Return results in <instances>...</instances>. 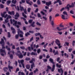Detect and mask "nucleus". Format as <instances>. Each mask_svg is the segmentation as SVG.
I'll use <instances>...</instances> for the list:
<instances>
[{
    "label": "nucleus",
    "instance_id": "1",
    "mask_svg": "<svg viewBox=\"0 0 75 75\" xmlns=\"http://www.w3.org/2000/svg\"><path fill=\"white\" fill-rule=\"evenodd\" d=\"M49 61L52 63V64H53L51 69V71L52 72H54V70H55V65L54 64H55V62H54V60H53V59L51 58H50L49 59Z\"/></svg>",
    "mask_w": 75,
    "mask_h": 75
},
{
    "label": "nucleus",
    "instance_id": "2",
    "mask_svg": "<svg viewBox=\"0 0 75 75\" xmlns=\"http://www.w3.org/2000/svg\"><path fill=\"white\" fill-rule=\"evenodd\" d=\"M42 3H43V4H46V5L47 6H50V5L52 4L51 1H50L49 2H46L45 1H42Z\"/></svg>",
    "mask_w": 75,
    "mask_h": 75
},
{
    "label": "nucleus",
    "instance_id": "3",
    "mask_svg": "<svg viewBox=\"0 0 75 75\" xmlns=\"http://www.w3.org/2000/svg\"><path fill=\"white\" fill-rule=\"evenodd\" d=\"M0 51L1 52V54L2 55V56L4 57V54L5 55H6V53L5 50H3V49H0ZM3 53H4V54Z\"/></svg>",
    "mask_w": 75,
    "mask_h": 75
},
{
    "label": "nucleus",
    "instance_id": "4",
    "mask_svg": "<svg viewBox=\"0 0 75 75\" xmlns=\"http://www.w3.org/2000/svg\"><path fill=\"white\" fill-rule=\"evenodd\" d=\"M13 23H13V25H14L15 26V27H16L17 28H20V26H19V25H17V21H15V20L13 19Z\"/></svg>",
    "mask_w": 75,
    "mask_h": 75
},
{
    "label": "nucleus",
    "instance_id": "5",
    "mask_svg": "<svg viewBox=\"0 0 75 75\" xmlns=\"http://www.w3.org/2000/svg\"><path fill=\"white\" fill-rule=\"evenodd\" d=\"M57 71L58 72H59V73H61L60 75H63V73H64V71H63V70H62V68H61L60 69H58Z\"/></svg>",
    "mask_w": 75,
    "mask_h": 75
},
{
    "label": "nucleus",
    "instance_id": "6",
    "mask_svg": "<svg viewBox=\"0 0 75 75\" xmlns=\"http://www.w3.org/2000/svg\"><path fill=\"white\" fill-rule=\"evenodd\" d=\"M15 54L16 55H17L18 57L19 58H23V54L21 53L20 54L18 53H16Z\"/></svg>",
    "mask_w": 75,
    "mask_h": 75
},
{
    "label": "nucleus",
    "instance_id": "7",
    "mask_svg": "<svg viewBox=\"0 0 75 75\" xmlns=\"http://www.w3.org/2000/svg\"><path fill=\"white\" fill-rule=\"evenodd\" d=\"M30 0H26V3L27 4H29L30 6H32V4H33V3L31 1H30Z\"/></svg>",
    "mask_w": 75,
    "mask_h": 75
},
{
    "label": "nucleus",
    "instance_id": "8",
    "mask_svg": "<svg viewBox=\"0 0 75 75\" xmlns=\"http://www.w3.org/2000/svg\"><path fill=\"white\" fill-rule=\"evenodd\" d=\"M55 42L56 44L57 45H60L59 43H60V41L59 40H58V39H57L55 40Z\"/></svg>",
    "mask_w": 75,
    "mask_h": 75
},
{
    "label": "nucleus",
    "instance_id": "9",
    "mask_svg": "<svg viewBox=\"0 0 75 75\" xmlns=\"http://www.w3.org/2000/svg\"><path fill=\"white\" fill-rule=\"evenodd\" d=\"M0 44L1 45H4L5 44V42H4V40L3 39H1V40L0 42Z\"/></svg>",
    "mask_w": 75,
    "mask_h": 75
},
{
    "label": "nucleus",
    "instance_id": "10",
    "mask_svg": "<svg viewBox=\"0 0 75 75\" xmlns=\"http://www.w3.org/2000/svg\"><path fill=\"white\" fill-rule=\"evenodd\" d=\"M7 70H8V68L7 67H4L3 68V71H4V72H7Z\"/></svg>",
    "mask_w": 75,
    "mask_h": 75
},
{
    "label": "nucleus",
    "instance_id": "11",
    "mask_svg": "<svg viewBox=\"0 0 75 75\" xmlns=\"http://www.w3.org/2000/svg\"><path fill=\"white\" fill-rule=\"evenodd\" d=\"M8 14H10V15H13L14 16V11H9L8 12Z\"/></svg>",
    "mask_w": 75,
    "mask_h": 75
},
{
    "label": "nucleus",
    "instance_id": "12",
    "mask_svg": "<svg viewBox=\"0 0 75 75\" xmlns=\"http://www.w3.org/2000/svg\"><path fill=\"white\" fill-rule=\"evenodd\" d=\"M74 3H71V5H69V7H70V8H73V7H74Z\"/></svg>",
    "mask_w": 75,
    "mask_h": 75
},
{
    "label": "nucleus",
    "instance_id": "13",
    "mask_svg": "<svg viewBox=\"0 0 75 75\" xmlns=\"http://www.w3.org/2000/svg\"><path fill=\"white\" fill-rule=\"evenodd\" d=\"M19 7L20 8L21 11H24V8L21 5H19Z\"/></svg>",
    "mask_w": 75,
    "mask_h": 75
},
{
    "label": "nucleus",
    "instance_id": "14",
    "mask_svg": "<svg viewBox=\"0 0 75 75\" xmlns=\"http://www.w3.org/2000/svg\"><path fill=\"white\" fill-rule=\"evenodd\" d=\"M57 67L59 68H60L62 67L61 64H58L57 63L56 64Z\"/></svg>",
    "mask_w": 75,
    "mask_h": 75
},
{
    "label": "nucleus",
    "instance_id": "15",
    "mask_svg": "<svg viewBox=\"0 0 75 75\" xmlns=\"http://www.w3.org/2000/svg\"><path fill=\"white\" fill-rule=\"evenodd\" d=\"M34 24H35V22L33 21L31 24L30 25L31 27H35V25H34Z\"/></svg>",
    "mask_w": 75,
    "mask_h": 75
},
{
    "label": "nucleus",
    "instance_id": "16",
    "mask_svg": "<svg viewBox=\"0 0 75 75\" xmlns=\"http://www.w3.org/2000/svg\"><path fill=\"white\" fill-rule=\"evenodd\" d=\"M8 69H13V67L12 66H11L10 65V64H9V65L8 66Z\"/></svg>",
    "mask_w": 75,
    "mask_h": 75
},
{
    "label": "nucleus",
    "instance_id": "17",
    "mask_svg": "<svg viewBox=\"0 0 75 75\" xmlns=\"http://www.w3.org/2000/svg\"><path fill=\"white\" fill-rule=\"evenodd\" d=\"M37 55V54L36 53H34V52H32L31 53V55Z\"/></svg>",
    "mask_w": 75,
    "mask_h": 75
},
{
    "label": "nucleus",
    "instance_id": "18",
    "mask_svg": "<svg viewBox=\"0 0 75 75\" xmlns=\"http://www.w3.org/2000/svg\"><path fill=\"white\" fill-rule=\"evenodd\" d=\"M11 3V1L8 0L7 1L6 4L7 6H9V4Z\"/></svg>",
    "mask_w": 75,
    "mask_h": 75
},
{
    "label": "nucleus",
    "instance_id": "19",
    "mask_svg": "<svg viewBox=\"0 0 75 75\" xmlns=\"http://www.w3.org/2000/svg\"><path fill=\"white\" fill-rule=\"evenodd\" d=\"M12 3H13V4H16L17 3V0H12Z\"/></svg>",
    "mask_w": 75,
    "mask_h": 75
},
{
    "label": "nucleus",
    "instance_id": "20",
    "mask_svg": "<svg viewBox=\"0 0 75 75\" xmlns=\"http://www.w3.org/2000/svg\"><path fill=\"white\" fill-rule=\"evenodd\" d=\"M31 69H33V67H35V64L34 63H33L32 64H31Z\"/></svg>",
    "mask_w": 75,
    "mask_h": 75
},
{
    "label": "nucleus",
    "instance_id": "21",
    "mask_svg": "<svg viewBox=\"0 0 75 75\" xmlns=\"http://www.w3.org/2000/svg\"><path fill=\"white\" fill-rule=\"evenodd\" d=\"M26 67L27 69H29L30 68V66L29 64H27L26 65Z\"/></svg>",
    "mask_w": 75,
    "mask_h": 75
},
{
    "label": "nucleus",
    "instance_id": "22",
    "mask_svg": "<svg viewBox=\"0 0 75 75\" xmlns=\"http://www.w3.org/2000/svg\"><path fill=\"white\" fill-rule=\"evenodd\" d=\"M8 46L6 45V49H7V50L8 51H10L11 49H10V47L8 48Z\"/></svg>",
    "mask_w": 75,
    "mask_h": 75
},
{
    "label": "nucleus",
    "instance_id": "23",
    "mask_svg": "<svg viewBox=\"0 0 75 75\" xmlns=\"http://www.w3.org/2000/svg\"><path fill=\"white\" fill-rule=\"evenodd\" d=\"M33 21V19H30L29 20L28 23H29V24H31Z\"/></svg>",
    "mask_w": 75,
    "mask_h": 75
},
{
    "label": "nucleus",
    "instance_id": "24",
    "mask_svg": "<svg viewBox=\"0 0 75 75\" xmlns=\"http://www.w3.org/2000/svg\"><path fill=\"white\" fill-rule=\"evenodd\" d=\"M9 57L11 59H13V55L12 54H11L10 55Z\"/></svg>",
    "mask_w": 75,
    "mask_h": 75
},
{
    "label": "nucleus",
    "instance_id": "25",
    "mask_svg": "<svg viewBox=\"0 0 75 75\" xmlns=\"http://www.w3.org/2000/svg\"><path fill=\"white\" fill-rule=\"evenodd\" d=\"M8 38H10L11 37V34L10 33L8 32Z\"/></svg>",
    "mask_w": 75,
    "mask_h": 75
},
{
    "label": "nucleus",
    "instance_id": "26",
    "mask_svg": "<svg viewBox=\"0 0 75 75\" xmlns=\"http://www.w3.org/2000/svg\"><path fill=\"white\" fill-rule=\"evenodd\" d=\"M48 43H46V44H45L43 46V47L44 48H46V47L48 45Z\"/></svg>",
    "mask_w": 75,
    "mask_h": 75
},
{
    "label": "nucleus",
    "instance_id": "27",
    "mask_svg": "<svg viewBox=\"0 0 75 75\" xmlns=\"http://www.w3.org/2000/svg\"><path fill=\"white\" fill-rule=\"evenodd\" d=\"M30 35V34L28 32H27V33L25 34V36L26 37H28V35Z\"/></svg>",
    "mask_w": 75,
    "mask_h": 75
},
{
    "label": "nucleus",
    "instance_id": "28",
    "mask_svg": "<svg viewBox=\"0 0 75 75\" xmlns=\"http://www.w3.org/2000/svg\"><path fill=\"white\" fill-rule=\"evenodd\" d=\"M20 16V15H19V14H18V13L17 12L16 13V15H15V17H18Z\"/></svg>",
    "mask_w": 75,
    "mask_h": 75
},
{
    "label": "nucleus",
    "instance_id": "29",
    "mask_svg": "<svg viewBox=\"0 0 75 75\" xmlns=\"http://www.w3.org/2000/svg\"><path fill=\"white\" fill-rule=\"evenodd\" d=\"M41 52V50L40 49H39L37 50V52L38 54H40Z\"/></svg>",
    "mask_w": 75,
    "mask_h": 75
},
{
    "label": "nucleus",
    "instance_id": "30",
    "mask_svg": "<svg viewBox=\"0 0 75 75\" xmlns=\"http://www.w3.org/2000/svg\"><path fill=\"white\" fill-rule=\"evenodd\" d=\"M75 41L74 40H73L72 42V46L73 47H74V46H75Z\"/></svg>",
    "mask_w": 75,
    "mask_h": 75
},
{
    "label": "nucleus",
    "instance_id": "31",
    "mask_svg": "<svg viewBox=\"0 0 75 75\" xmlns=\"http://www.w3.org/2000/svg\"><path fill=\"white\" fill-rule=\"evenodd\" d=\"M37 3L38 5H40V4L41 2H40V0H38L37 1Z\"/></svg>",
    "mask_w": 75,
    "mask_h": 75
},
{
    "label": "nucleus",
    "instance_id": "32",
    "mask_svg": "<svg viewBox=\"0 0 75 75\" xmlns=\"http://www.w3.org/2000/svg\"><path fill=\"white\" fill-rule=\"evenodd\" d=\"M31 8H28L27 9L28 12V13H30V11H31Z\"/></svg>",
    "mask_w": 75,
    "mask_h": 75
},
{
    "label": "nucleus",
    "instance_id": "33",
    "mask_svg": "<svg viewBox=\"0 0 75 75\" xmlns=\"http://www.w3.org/2000/svg\"><path fill=\"white\" fill-rule=\"evenodd\" d=\"M6 12L5 11L3 12V13H1V16H4L5 15V14H6Z\"/></svg>",
    "mask_w": 75,
    "mask_h": 75
},
{
    "label": "nucleus",
    "instance_id": "34",
    "mask_svg": "<svg viewBox=\"0 0 75 75\" xmlns=\"http://www.w3.org/2000/svg\"><path fill=\"white\" fill-rule=\"evenodd\" d=\"M22 15L23 16V17H25V18H27V16H26V15L24 14V13H23V12L22 13Z\"/></svg>",
    "mask_w": 75,
    "mask_h": 75
},
{
    "label": "nucleus",
    "instance_id": "35",
    "mask_svg": "<svg viewBox=\"0 0 75 75\" xmlns=\"http://www.w3.org/2000/svg\"><path fill=\"white\" fill-rule=\"evenodd\" d=\"M68 6H69V4L67 5L66 8L67 9L68 11H69V7H68Z\"/></svg>",
    "mask_w": 75,
    "mask_h": 75
},
{
    "label": "nucleus",
    "instance_id": "36",
    "mask_svg": "<svg viewBox=\"0 0 75 75\" xmlns=\"http://www.w3.org/2000/svg\"><path fill=\"white\" fill-rule=\"evenodd\" d=\"M58 1L59 5H62V2H61V1L60 0H58Z\"/></svg>",
    "mask_w": 75,
    "mask_h": 75
},
{
    "label": "nucleus",
    "instance_id": "37",
    "mask_svg": "<svg viewBox=\"0 0 75 75\" xmlns=\"http://www.w3.org/2000/svg\"><path fill=\"white\" fill-rule=\"evenodd\" d=\"M41 35V34L40 33H36L35 34V36H38V35Z\"/></svg>",
    "mask_w": 75,
    "mask_h": 75
},
{
    "label": "nucleus",
    "instance_id": "38",
    "mask_svg": "<svg viewBox=\"0 0 75 75\" xmlns=\"http://www.w3.org/2000/svg\"><path fill=\"white\" fill-rule=\"evenodd\" d=\"M58 55V51L57 50L54 53V55Z\"/></svg>",
    "mask_w": 75,
    "mask_h": 75
},
{
    "label": "nucleus",
    "instance_id": "39",
    "mask_svg": "<svg viewBox=\"0 0 75 75\" xmlns=\"http://www.w3.org/2000/svg\"><path fill=\"white\" fill-rule=\"evenodd\" d=\"M44 62H47L48 60L47 59H43Z\"/></svg>",
    "mask_w": 75,
    "mask_h": 75
},
{
    "label": "nucleus",
    "instance_id": "40",
    "mask_svg": "<svg viewBox=\"0 0 75 75\" xmlns=\"http://www.w3.org/2000/svg\"><path fill=\"white\" fill-rule=\"evenodd\" d=\"M19 37V35H15V38L16 39H18Z\"/></svg>",
    "mask_w": 75,
    "mask_h": 75
},
{
    "label": "nucleus",
    "instance_id": "41",
    "mask_svg": "<svg viewBox=\"0 0 75 75\" xmlns=\"http://www.w3.org/2000/svg\"><path fill=\"white\" fill-rule=\"evenodd\" d=\"M52 16H50L49 17V21H52Z\"/></svg>",
    "mask_w": 75,
    "mask_h": 75
},
{
    "label": "nucleus",
    "instance_id": "42",
    "mask_svg": "<svg viewBox=\"0 0 75 75\" xmlns=\"http://www.w3.org/2000/svg\"><path fill=\"white\" fill-rule=\"evenodd\" d=\"M30 18H32L33 19H35V17H34V16H32L31 15H30Z\"/></svg>",
    "mask_w": 75,
    "mask_h": 75
},
{
    "label": "nucleus",
    "instance_id": "43",
    "mask_svg": "<svg viewBox=\"0 0 75 75\" xmlns=\"http://www.w3.org/2000/svg\"><path fill=\"white\" fill-rule=\"evenodd\" d=\"M70 14H74V11L72 10H71L70 11Z\"/></svg>",
    "mask_w": 75,
    "mask_h": 75
},
{
    "label": "nucleus",
    "instance_id": "44",
    "mask_svg": "<svg viewBox=\"0 0 75 75\" xmlns=\"http://www.w3.org/2000/svg\"><path fill=\"white\" fill-rule=\"evenodd\" d=\"M38 71V69L37 68L34 71V73H36V72Z\"/></svg>",
    "mask_w": 75,
    "mask_h": 75
},
{
    "label": "nucleus",
    "instance_id": "45",
    "mask_svg": "<svg viewBox=\"0 0 75 75\" xmlns=\"http://www.w3.org/2000/svg\"><path fill=\"white\" fill-rule=\"evenodd\" d=\"M20 48H21V49H22V50H25V47H24V46L21 47H20Z\"/></svg>",
    "mask_w": 75,
    "mask_h": 75
},
{
    "label": "nucleus",
    "instance_id": "46",
    "mask_svg": "<svg viewBox=\"0 0 75 75\" xmlns=\"http://www.w3.org/2000/svg\"><path fill=\"white\" fill-rule=\"evenodd\" d=\"M63 14H64V15H66L67 16V15H68L67 13L65 11H64L63 12Z\"/></svg>",
    "mask_w": 75,
    "mask_h": 75
},
{
    "label": "nucleus",
    "instance_id": "47",
    "mask_svg": "<svg viewBox=\"0 0 75 75\" xmlns=\"http://www.w3.org/2000/svg\"><path fill=\"white\" fill-rule=\"evenodd\" d=\"M29 33H31V34H34V31L30 30L29 31Z\"/></svg>",
    "mask_w": 75,
    "mask_h": 75
},
{
    "label": "nucleus",
    "instance_id": "48",
    "mask_svg": "<svg viewBox=\"0 0 75 75\" xmlns=\"http://www.w3.org/2000/svg\"><path fill=\"white\" fill-rule=\"evenodd\" d=\"M68 51L69 52H71V51H72V48H69L68 49Z\"/></svg>",
    "mask_w": 75,
    "mask_h": 75
},
{
    "label": "nucleus",
    "instance_id": "49",
    "mask_svg": "<svg viewBox=\"0 0 75 75\" xmlns=\"http://www.w3.org/2000/svg\"><path fill=\"white\" fill-rule=\"evenodd\" d=\"M26 61H29L30 60V58L28 57H26L25 59Z\"/></svg>",
    "mask_w": 75,
    "mask_h": 75
},
{
    "label": "nucleus",
    "instance_id": "50",
    "mask_svg": "<svg viewBox=\"0 0 75 75\" xmlns=\"http://www.w3.org/2000/svg\"><path fill=\"white\" fill-rule=\"evenodd\" d=\"M5 45H1L2 47V49H4V48L5 49L6 48V47H4Z\"/></svg>",
    "mask_w": 75,
    "mask_h": 75
},
{
    "label": "nucleus",
    "instance_id": "51",
    "mask_svg": "<svg viewBox=\"0 0 75 75\" xmlns=\"http://www.w3.org/2000/svg\"><path fill=\"white\" fill-rule=\"evenodd\" d=\"M60 45H57L59 46V49H60V48H61V47H62V45L61 46V43H59Z\"/></svg>",
    "mask_w": 75,
    "mask_h": 75
},
{
    "label": "nucleus",
    "instance_id": "52",
    "mask_svg": "<svg viewBox=\"0 0 75 75\" xmlns=\"http://www.w3.org/2000/svg\"><path fill=\"white\" fill-rule=\"evenodd\" d=\"M62 19H65V16L64 15H62Z\"/></svg>",
    "mask_w": 75,
    "mask_h": 75
},
{
    "label": "nucleus",
    "instance_id": "53",
    "mask_svg": "<svg viewBox=\"0 0 75 75\" xmlns=\"http://www.w3.org/2000/svg\"><path fill=\"white\" fill-rule=\"evenodd\" d=\"M37 15L39 18L41 17V15H40V14L39 13H38Z\"/></svg>",
    "mask_w": 75,
    "mask_h": 75
},
{
    "label": "nucleus",
    "instance_id": "54",
    "mask_svg": "<svg viewBox=\"0 0 75 75\" xmlns=\"http://www.w3.org/2000/svg\"><path fill=\"white\" fill-rule=\"evenodd\" d=\"M0 6L1 8H4V5H3L2 4H1L0 5Z\"/></svg>",
    "mask_w": 75,
    "mask_h": 75
},
{
    "label": "nucleus",
    "instance_id": "55",
    "mask_svg": "<svg viewBox=\"0 0 75 75\" xmlns=\"http://www.w3.org/2000/svg\"><path fill=\"white\" fill-rule=\"evenodd\" d=\"M8 15L7 14H6L5 15H4V16H2V17H4V18H6L7 17Z\"/></svg>",
    "mask_w": 75,
    "mask_h": 75
},
{
    "label": "nucleus",
    "instance_id": "56",
    "mask_svg": "<svg viewBox=\"0 0 75 75\" xmlns=\"http://www.w3.org/2000/svg\"><path fill=\"white\" fill-rule=\"evenodd\" d=\"M59 16V14L58 13H57L55 16V17H58Z\"/></svg>",
    "mask_w": 75,
    "mask_h": 75
},
{
    "label": "nucleus",
    "instance_id": "57",
    "mask_svg": "<svg viewBox=\"0 0 75 75\" xmlns=\"http://www.w3.org/2000/svg\"><path fill=\"white\" fill-rule=\"evenodd\" d=\"M24 13L25 14H27V10L26 8H25L24 10Z\"/></svg>",
    "mask_w": 75,
    "mask_h": 75
},
{
    "label": "nucleus",
    "instance_id": "58",
    "mask_svg": "<svg viewBox=\"0 0 75 75\" xmlns=\"http://www.w3.org/2000/svg\"><path fill=\"white\" fill-rule=\"evenodd\" d=\"M65 44H66L67 46H69V43L68 42H65Z\"/></svg>",
    "mask_w": 75,
    "mask_h": 75
},
{
    "label": "nucleus",
    "instance_id": "59",
    "mask_svg": "<svg viewBox=\"0 0 75 75\" xmlns=\"http://www.w3.org/2000/svg\"><path fill=\"white\" fill-rule=\"evenodd\" d=\"M24 60H23V59L21 60L20 62H21V64H23V62H24Z\"/></svg>",
    "mask_w": 75,
    "mask_h": 75
},
{
    "label": "nucleus",
    "instance_id": "60",
    "mask_svg": "<svg viewBox=\"0 0 75 75\" xmlns=\"http://www.w3.org/2000/svg\"><path fill=\"white\" fill-rule=\"evenodd\" d=\"M47 69H51V67L50 66L48 65L47 66Z\"/></svg>",
    "mask_w": 75,
    "mask_h": 75
},
{
    "label": "nucleus",
    "instance_id": "61",
    "mask_svg": "<svg viewBox=\"0 0 75 75\" xmlns=\"http://www.w3.org/2000/svg\"><path fill=\"white\" fill-rule=\"evenodd\" d=\"M33 37H32L30 39V42H31L33 40Z\"/></svg>",
    "mask_w": 75,
    "mask_h": 75
},
{
    "label": "nucleus",
    "instance_id": "62",
    "mask_svg": "<svg viewBox=\"0 0 75 75\" xmlns=\"http://www.w3.org/2000/svg\"><path fill=\"white\" fill-rule=\"evenodd\" d=\"M21 19H23V20H24V21H26V19L25 18H23L22 17H21Z\"/></svg>",
    "mask_w": 75,
    "mask_h": 75
},
{
    "label": "nucleus",
    "instance_id": "63",
    "mask_svg": "<svg viewBox=\"0 0 75 75\" xmlns=\"http://www.w3.org/2000/svg\"><path fill=\"white\" fill-rule=\"evenodd\" d=\"M38 11V8H37L36 10L35 11V13H37V12Z\"/></svg>",
    "mask_w": 75,
    "mask_h": 75
},
{
    "label": "nucleus",
    "instance_id": "64",
    "mask_svg": "<svg viewBox=\"0 0 75 75\" xmlns=\"http://www.w3.org/2000/svg\"><path fill=\"white\" fill-rule=\"evenodd\" d=\"M33 75V72H31L29 74V75Z\"/></svg>",
    "mask_w": 75,
    "mask_h": 75
}]
</instances>
